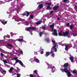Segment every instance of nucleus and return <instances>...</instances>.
Masks as SVG:
<instances>
[{
    "instance_id": "obj_1",
    "label": "nucleus",
    "mask_w": 77,
    "mask_h": 77,
    "mask_svg": "<svg viewBox=\"0 0 77 77\" xmlns=\"http://www.w3.org/2000/svg\"><path fill=\"white\" fill-rule=\"evenodd\" d=\"M60 70L63 72H64L66 73H67V75L68 77H71L72 76V74L70 73V72L69 71V70L67 69V68H65L64 69H60Z\"/></svg>"
},
{
    "instance_id": "obj_2",
    "label": "nucleus",
    "mask_w": 77,
    "mask_h": 77,
    "mask_svg": "<svg viewBox=\"0 0 77 77\" xmlns=\"http://www.w3.org/2000/svg\"><path fill=\"white\" fill-rule=\"evenodd\" d=\"M56 45H54V46L51 49V51L53 52V53H54V52L53 51L54 50L55 52H57V48H56Z\"/></svg>"
},
{
    "instance_id": "obj_3",
    "label": "nucleus",
    "mask_w": 77,
    "mask_h": 77,
    "mask_svg": "<svg viewBox=\"0 0 77 77\" xmlns=\"http://www.w3.org/2000/svg\"><path fill=\"white\" fill-rule=\"evenodd\" d=\"M15 63H19L21 66H23V63L22 62L18 59L16 60Z\"/></svg>"
},
{
    "instance_id": "obj_4",
    "label": "nucleus",
    "mask_w": 77,
    "mask_h": 77,
    "mask_svg": "<svg viewBox=\"0 0 77 77\" xmlns=\"http://www.w3.org/2000/svg\"><path fill=\"white\" fill-rule=\"evenodd\" d=\"M27 31L28 32H29L31 33L32 32H30V30H31V29H32V30H36V28L35 27H33L32 28L31 27H27Z\"/></svg>"
},
{
    "instance_id": "obj_5",
    "label": "nucleus",
    "mask_w": 77,
    "mask_h": 77,
    "mask_svg": "<svg viewBox=\"0 0 77 77\" xmlns=\"http://www.w3.org/2000/svg\"><path fill=\"white\" fill-rule=\"evenodd\" d=\"M53 53V52L51 51L50 52H46L45 56V57H47L48 56H49V55L51 54V53Z\"/></svg>"
},
{
    "instance_id": "obj_6",
    "label": "nucleus",
    "mask_w": 77,
    "mask_h": 77,
    "mask_svg": "<svg viewBox=\"0 0 77 77\" xmlns=\"http://www.w3.org/2000/svg\"><path fill=\"white\" fill-rule=\"evenodd\" d=\"M26 13L25 12H24L23 14V16H25V15H26V17H28L29 15H30V13L27 11H25Z\"/></svg>"
},
{
    "instance_id": "obj_7",
    "label": "nucleus",
    "mask_w": 77,
    "mask_h": 77,
    "mask_svg": "<svg viewBox=\"0 0 77 77\" xmlns=\"http://www.w3.org/2000/svg\"><path fill=\"white\" fill-rule=\"evenodd\" d=\"M63 36H68V35H69V32L68 31H67L66 32H63Z\"/></svg>"
},
{
    "instance_id": "obj_8",
    "label": "nucleus",
    "mask_w": 77,
    "mask_h": 77,
    "mask_svg": "<svg viewBox=\"0 0 77 77\" xmlns=\"http://www.w3.org/2000/svg\"><path fill=\"white\" fill-rule=\"evenodd\" d=\"M14 70V68L12 67H11L10 69L9 72H10V73H11V74H13L14 73V72H13L12 71Z\"/></svg>"
},
{
    "instance_id": "obj_9",
    "label": "nucleus",
    "mask_w": 77,
    "mask_h": 77,
    "mask_svg": "<svg viewBox=\"0 0 77 77\" xmlns=\"http://www.w3.org/2000/svg\"><path fill=\"white\" fill-rule=\"evenodd\" d=\"M51 71L52 72H54L55 71V70H56V68H55V66H53L51 67Z\"/></svg>"
},
{
    "instance_id": "obj_10",
    "label": "nucleus",
    "mask_w": 77,
    "mask_h": 77,
    "mask_svg": "<svg viewBox=\"0 0 77 77\" xmlns=\"http://www.w3.org/2000/svg\"><path fill=\"white\" fill-rule=\"evenodd\" d=\"M53 35H54L55 36H57V30L56 29L54 30Z\"/></svg>"
},
{
    "instance_id": "obj_11",
    "label": "nucleus",
    "mask_w": 77,
    "mask_h": 77,
    "mask_svg": "<svg viewBox=\"0 0 77 77\" xmlns=\"http://www.w3.org/2000/svg\"><path fill=\"white\" fill-rule=\"evenodd\" d=\"M69 65V63H65L64 65H63V67L64 68H66V67H68V66Z\"/></svg>"
},
{
    "instance_id": "obj_12",
    "label": "nucleus",
    "mask_w": 77,
    "mask_h": 77,
    "mask_svg": "<svg viewBox=\"0 0 77 77\" xmlns=\"http://www.w3.org/2000/svg\"><path fill=\"white\" fill-rule=\"evenodd\" d=\"M59 8V7L58 5V6H55L53 8V10L54 11H57V9H58Z\"/></svg>"
},
{
    "instance_id": "obj_13",
    "label": "nucleus",
    "mask_w": 77,
    "mask_h": 77,
    "mask_svg": "<svg viewBox=\"0 0 77 77\" xmlns=\"http://www.w3.org/2000/svg\"><path fill=\"white\" fill-rule=\"evenodd\" d=\"M20 38H22L20 39H18V41H19V42H21L22 41H23V37L22 36H20Z\"/></svg>"
},
{
    "instance_id": "obj_14",
    "label": "nucleus",
    "mask_w": 77,
    "mask_h": 77,
    "mask_svg": "<svg viewBox=\"0 0 77 77\" xmlns=\"http://www.w3.org/2000/svg\"><path fill=\"white\" fill-rule=\"evenodd\" d=\"M3 21H1V23L2 24H3L4 25H5V24H7V21H5V20H2ZM5 22V23H4Z\"/></svg>"
},
{
    "instance_id": "obj_15",
    "label": "nucleus",
    "mask_w": 77,
    "mask_h": 77,
    "mask_svg": "<svg viewBox=\"0 0 77 77\" xmlns=\"http://www.w3.org/2000/svg\"><path fill=\"white\" fill-rule=\"evenodd\" d=\"M65 46L66 47L65 48V50H66V51H68V47H69V46L67 45H65Z\"/></svg>"
},
{
    "instance_id": "obj_16",
    "label": "nucleus",
    "mask_w": 77,
    "mask_h": 77,
    "mask_svg": "<svg viewBox=\"0 0 77 77\" xmlns=\"http://www.w3.org/2000/svg\"><path fill=\"white\" fill-rule=\"evenodd\" d=\"M37 72H38V71H37V70H35L33 71V75H35V74L38 75V73H37Z\"/></svg>"
},
{
    "instance_id": "obj_17",
    "label": "nucleus",
    "mask_w": 77,
    "mask_h": 77,
    "mask_svg": "<svg viewBox=\"0 0 77 77\" xmlns=\"http://www.w3.org/2000/svg\"><path fill=\"white\" fill-rule=\"evenodd\" d=\"M7 45L8 47H13V45L10 44H7Z\"/></svg>"
},
{
    "instance_id": "obj_18",
    "label": "nucleus",
    "mask_w": 77,
    "mask_h": 77,
    "mask_svg": "<svg viewBox=\"0 0 77 77\" xmlns=\"http://www.w3.org/2000/svg\"><path fill=\"white\" fill-rule=\"evenodd\" d=\"M38 7L39 9H41V8H42L43 7V5L42 4H40L38 5Z\"/></svg>"
},
{
    "instance_id": "obj_19",
    "label": "nucleus",
    "mask_w": 77,
    "mask_h": 77,
    "mask_svg": "<svg viewBox=\"0 0 77 77\" xmlns=\"http://www.w3.org/2000/svg\"><path fill=\"white\" fill-rule=\"evenodd\" d=\"M36 24L37 25H39V24H41V21H38L36 23Z\"/></svg>"
},
{
    "instance_id": "obj_20",
    "label": "nucleus",
    "mask_w": 77,
    "mask_h": 77,
    "mask_svg": "<svg viewBox=\"0 0 77 77\" xmlns=\"http://www.w3.org/2000/svg\"><path fill=\"white\" fill-rule=\"evenodd\" d=\"M69 59L70 60H71L72 62H73V61H74V58L72 57H69Z\"/></svg>"
},
{
    "instance_id": "obj_21",
    "label": "nucleus",
    "mask_w": 77,
    "mask_h": 77,
    "mask_svg": "<svg viewBox=\"0 0 77 77\" xmlns=\"http://www.w3.org/2000/svg\"><path fill=\"white\" fill-rule=\"evenodd\" d=\"M1 72L3 74H6V70H3Z\"/></svg>"
},
{
    "instance_id": "obj_22",
    "label": "nucleus",
    "mask_w": 77,
    "mask_h": 77,
    "mask_svg": "<svg viewBox=\"0 0 77 77\" xmlns=\"http://www.w3.org/2000/svg\"><path fill=\"white\" fill-rule=\"evenodd\" d=\"M50 26L51 28H52V29H53V28H54V24H52V25H51Z\"/></svg>"
},
{
    "instance_id": "obj_23",
    "label": "nucleus",
    "mask_w": 77,
    "mask_h": 77,
    "mask_svg": "<svg viewBox=\"0 0 77 77\" xmlns=\"http://www.w3.org/2000/svg\"><path fill=\"white\" fill-rule=\"evenodd\" d=\"M52 42H53V43L54 45H57V43H56V42H55V41H54V40H52Z\"/></svg>"
},
{
    "instance_id": "obj_24",
    "label": "nucleus",
    "mask_w": 77,
    "mask_h": 77,
    "mask_svg": "<svg viewBox=\"0 0 77 77\" xmlns=\"http://www.w3.org/2000/svg\"><path fill=\"white\" fill-rule=\"evenodd\" d=\"M51 9V7H50L49 5H48L47 6V8H46V9L47 10H50V9Z\"/></svg>"
},
{
    "instance_id": "obj_25",
    "label": "nucleus",
    "mask_w": 77,
    "mask_h": 77,
    "mask_svg": "<svg viewBox=\"0 0 77 77\" xmlns=\"http://www.w3.org/2000/svg\"><path fill=\"white\" fill-rule=\"evenodd\" d=\"M52 54L51 55V57H52L53 58L55 56V54L54 53H51Z\"/></svg>"
},
{
    "instance_id": "obj_26",
    "label": "nucleus",
    "mask_w": 77,
    "mask_h": 77,
    "mask_svg": "<svg viewBox=\"0 0 77 77\" xmlns=\"http://www.w3.org/2000/svg\"><path fill=\"white\" fill-rule=\"evenodd\" d=\"M45 41H46V42H47L48 43H49V42H50V39H49V38L45 39Z\"/></svg>"
},
{
    "instance_id": "obj_27",
    "label": "nucleus",
    "mask_w": 77,
    "mask_h": 77,
    "mask_svg": "<svg viewBox=\"0 0 77 77\" xmlns=\"http://www.w3.org/2000/svg\"><path fill=\"white\" fill-rule=\"evenodd\" d=\"M43 34V33L42 32H40L39 33V35L40 37H41L42 35V34Z\"/></svg>"
},
{
    "instance_id": "obj_28",
    "label": "nucleus",
    "mask_w": 77,
    "mask_h": 77,
    "mask_svg": "<svg viewBox=\"0 0 77 77\" xmlns=\"http://www.w3.org/2000/svg\"><path fill=\"white\" fill-rule=\"evenodd\" d=\"M35 60L36 62H39V60H38V59L37 58H36Z\"/></svg>"
},
{
    "instance_id": "obj_29",
    "label": "nucleus",
    "mask_w": 77,
    "mask_h": 77,
    "mask_svg": "<svg viewBox=\"0 0 77 77\" xmlns=\"http://www.w3.org/2000/svg\"><path fill=\"white\" fill-rule=\"evenodd\" d=\"M3 62H4L5 64L8 63V62H7V61H6V60H3Z\"/></svg>"
},
{
    "instance_id": "obj_30",
    "label": "nucleus",
    "mask_w": 77,
    "mask_h": 77,
    "mask_svg": "<svg viewBox=\"0 0 77 77\" xmlns=\"http://www.w3.org/2000/svg\"><path fill=\"white\" fill-rule=\"evenodd\" d=\"M73 26L72 25H71L70 26V29H72V28H73Z\"/></svg>"
},
{
    "instance_id": "obj_31",
    "label": "nucleus",
    "mask_w": 77,
    "mask_h": 77,
    "mask_svg": "<svg viewBox=\"0 0 77 77\" xmlns=\"http://www.w3.org/2000/svg\"><path fill=\"white\" fill-rule=\"evenodd\" d=\"M58 35L59 36H63V35H62V33H61V32H59Z\"/></svg>"
},
{
    "instance_id": "obj_32",
    "label": "nucleus",
    "mask_w": 77,
    "mask_h": 77,
    "mask_svg": "<svg viewBox=\"0 0 77 77\" xmlns=\"http://www.w3.org/2000/svg\"><path fill=\"white\" fill-rule=\"evenodd\" d=\"M34 16H33V15H30V18H31V19H33V18L34 17Z\"/></svg>"
},
{
    "instance_id": "obj_33",
    "label": "nucleus",
    "mask_w": 77,
    "mask_h": 77,
    "mask_svg": "<svg viewBox=\"0 0 77 77\" xmlns=\"http://www.w3.org/2000/svg\"><path fill=\"white\" fill-rule=\"evenodd\" d=\"M66 26L67 27H68L69 26V23H68L66 24Z\"/></svg>"
},
{
    "instance_id": "obj_34",
    "label": "nucleus",
    "mask_w": 77,
    "mask_h": 77,
    "mask_svg": "<svg viewBox=\"0 0 77 77\" xmlns=\"http://www.w3.org/2000/svg\"><path fill=\"white\" fill-rule=\"evenodd\" d=\"M14 60H17V57H14L13 58Z\"/></svg>"
},
{
    "instance_id": "obj_35",
    "label": "nucleus",
    "mask_w": 77,
    "mask_h": 77,
    "mask_svg": "<svg viewBox=\"0 0 77 77\" xmlns=\"http://www.w3.org/2000/svg\"><path fill=\"white\" fill-rule=\"evenodd\" d=\"M42 28L44 30H46V28H45V26H42Z\"/></svg>"
},
{
    "instance_id": "obj_36",
    "label": "nucleus",
    "mask_w": 77,
    "mask_h": 77,
    "mask_svg": "<svg viewBox=\"0 0 77 77\" xmlns=\"http://www.w3.org/2000/svg\"><path fill=\"white\" fill-rule=\"evenodd\" d=\"M29 77H34V75H32V74H31L29 75Z\"/></svg>"
},
{
    "instance_id": "obj_37",
    "label": "nucleus",
    "mask_w": 77,
    "mask_h": 77,
    "mask_svg": "<svg viewBox=\"0 0 77 77\" xmlns=\"http://www.w3.org/2000/svg\"><path fill=\"white\" fill-rule=\"evenodd\" d=\"M0 56H1V57H3L4 56V55H3V54L1 53L0 54Z\"/></svg>"
},
{
    "instance_id": "obj_38",
    "label": "nucleus",
    "mask_w": 77,
    "mask_h": 77,
    "mask_svg": "<svg viewBox=\"0 0 77 77\" xmlns=\"http://www.w3.org/2000/svg\"><path fill=\"white\" fill-rule=\"evenodd\" d=\"M25 23H26V26H28L29 25V23H28L27 21H26Z\"/></svg>"
},
{
    "instance_id": "obj_39",
    "label": "nucleus",
    "mask_w": 77,
    "mask_h": 77,
    "mask_svg": "<svg viewBox=\"0 0 77 77\" xmlns=\"http://www.w3.org/2000/svg\"><path fill=\"white\" fill-rule=\"evenodd\" d=\"M77 35H76V34L74 33H73V36H77Z\"/></svg>"
},
{
    "instance_id": "obj_40",
    "label": "nucleus",
    "mask_w": 77,
    "mask_h": 77,
    "mask_svg": "<svg viewBox=\"0 0 77 77\" xmlns=\"http://www.w3.org/2000/svg\"><path fill=\"white\" fill-rule=\"evenodd\" d=\"M17 75V73H14L13 72V73L12 76L13 75Z\"/></svg>"
},
{
    "instance_id": "obj_41",
    "label": "nucleus",
    "mask_w": 77,
    "mask_h": 77,
    "mask_svg": "<svg viewBox=\"0 0 77 77\" xmlns=\"http://www.w3.org/2000/svg\"><path fill=\"white\" fill-rule=\"evenodd\" d=\"M73 73H74V74H77V72H75V71H73Z\"/></svg>"
},
{
    "instance_id": "obj_42",
    "label": "nucleus",
    "mask_w": 77,
    "mask_h": 77,
    "mask_svg": "<svg viewBox=\"0 0 77 77\" xmlns=\"http://www.w3.org/2000/svg\"><path fill=\"white\" fill-rule=\"evenodd\" d=\"M53 11H51L50 13V14H53Z\"/></svg>"
},
{
    "instance_id": "obj_43",
    "label": "nucleus",
    "mask_w": 77,
    "mask_h": 77,
    "mask_svg": "<svg viewBox=\"0 0 77 77\" xmlns=\"http://www.w3.org/2000/svg\"><path fill=\"white\" fill-rule=\"evenodd\" d=\"M20 53L21 54H23V51H20Z\"/></svg>"
},
{
    "instance_id": "obj_44",
    "label": "nucleus",
    "mask_w": 77,
    "mask_h": 77,
    "mask_svg": "<svg viewBox=\"0 0 77 77\" xmlns=\"http://www.w3.org/2000/svg\"><path fill=\"white\" fill-rule=\"evenodd\" d=\"M41 54H44V51H42L41 52Z\"/></svg>"
},
{
    "instance_id": "obj_45",
    "label": "nucleus",
    "mask_w": 77,
    "mask_h": 77,
    "mask_svg": "<svg viewBox=\"0 0 77 77\" xmlns=\"http://www.w3.org/2000/svg\"><path fill=\"white\" fill-rule=\"evenodd\" d=\"M51 3H48V6H50L51 5Z\"/></svg>"
},
{
    "instance_id": "obj_46",
    "label": "nucleus",
    "mask_w": 77,
    "mask_h": 77,
    "mask_svg": "<svg viewBox=\"0 0 77 77\" xmlns=\"http://www.w3.org/2000/svg\"><path fill=\"white\" fill-rule=\"evenodd\" d=\"M67 1H68V0H64V2L65 3V2H67Z\"/></svg>"
},
{
    "instance_id": "obj_47",
    "label": "nucleus",
    "mask_w": 77,
    "mask_h": 77,
    "mask_svg": "<svg viewBox=\"0 0 77 77\" xmlns=\"http://www.w3.org/2000/svg\"><path fill=\"white\" fill-rule=\"evenodd\" d=\"M8 38H10V35H8L7 36Z\"/></svg>"
},
{
    "instance_id": "obj_48",
    "label": "nucleus",
    "mask_w": 77,
    "mask_h": 77,
    "mask_svg": "<svg viewBox=\"0 0 77 77\" xmlns=\"http://www.w3.org/2000/svg\"><path fill=\"white\" fill-rule=\"evenodd\" d=\"M61 45L62 46H64V45H65V44H61Z\"/></svg>"
},
{
    "instance_id": "obj_49",
    "label": "nucleus",
    "mask_w": 77,
    "mask_h": 77,
    "mask_svg": "<svg viewBox=\"0 0 77 77\" xmlns=\"http://www.w3.org/2000/svg\"><path fill=\"white\" fill-rule=\"evenodd\" d=\"M60 20V18L59 17H58L57 18V20Z\"/></svg>"
},
{
    "instance_id": "obj_50",
    "label": "nucleus",
    "mask_w": 77,
    "mask_h": 77,
    "mask_svg": "<svg viewBox=\"0 0 77 77\" xmlns=\"http://www.w3.org/2000/svg\"><path fill=\"white\" fill-rule=\"evenodd\" d=\"M53 31H54V29H53V28H52V29L51 31V32H53Z\"/></svg>"
},
{
    "instance_id": "obj_51",
    "label": "nucleus",
    "mask_w": 77,
    "mask_h": 77,
    "mask_svg": "<svg viewBox=\"0 0 77 77\" xmlns=\"http://www.w3.org/2000/svg\"><path fill=\"white\" fill-rule=\"evenodd\" d=\"M11 1L10 0H8L7 1V2H10Z\"/></svg>"
},
{
    "instance_id": "obj_52",
    "label": "nucleus",
    "mask_w": 77,
    "mask_h": 77,
    "mask_svg": "<svg viewBox=\"0 0 77 77\" xmlns=\"http://www.w3.org/2000/svg\"><path fill=\"white\" fill-rule=\"evenodd\" d=\"M36 74H34V77H36V75H35Z\"/></svg>"
},
{
    "instance_id": "obj_53",
    "label": "nucleus",
    "mask_w": 77,
    "mask_h": 77,
    "mask_svg": "<svg viewBox=\"0 0 77 77\" xmlns=\"http://www.w3.org/2000/svg\"><path fill=\"white\" fill-rule=\"evenodd\" d=\"M45 4H46V5H48V3L47 2H46V3H45Z\"/></svg>"
},
{
    "instance_id": "obj_54",
    "label": "nucleus",
    "mask_w": 77,
    "mask_h": 77,
    "mask_svg": "<svg viewBox=\"0 0 77 77\" xmlns=\"http://www.w3.org/2000/svg\"><path fill=\"white\" fill-rule=\"evenodd\" d=\"M19 21H21V20H20V19H18L17 20Z\"/></svg>"
},
{
    "instance_id": "obj_55",
    "label": "nucleus",
    "mask_w": 77,
    "mask_h": 77,
    "mask_svg": "<svg viewBox=\"0 0 77 77\" xmlns=\"http://www.w3.org/2000/svg\"><path fill=\"white\" fill-rule=\"evenodd\" d=\"M0 30H1V31H2V28H0Z\"/></svg>"
},
{
    "instance_id": "obj_56",
    "label": "nucleus",
    "mask_w": 77,
    "mask_h": 77,
    "mask_svg": "<svg viewBox=\"0 0 77 77\" xmlns=\"http://www.w3.org/2000/svg\"><path fill=\"white\" fill-rule=\"evenodd\" d=\"M62 31H60V32H59V33H62Z\"/></svg>"
},
{
    "instance_id": "obj_57",
    "label": "nucleus",
    "mask_w": 77,
    "mask_h": 77,
    "mask_svg": "<svg viewBox=\"0 0 77 77\" xmlns=\"http://www.w3.org/2000/svg\"><path fill=\"white\" fill-rule=\"evenodd\" d=\"M57 6H58V5H59V4H57Z\"/></svg>"
},
{
    "instance_id": "obj_58",
    "label": "nucleus",
    "mask_w": 77,
    "mask_h": 77,
    "mask_svg": "<svg viewBox=\"0 0 77 77\" xmlns=\"http://www.w3.org/2000/svg\"><path fill=\"white\" fill-rule=\"evenodd\" d=\"M75 8H77V5H75Z\"/></svg>"
},
{
    "instance_id": "obj_59",
    "label": "nucleus",
    "mask_w": 77,
    "mask_h": 77,
    "mask_svg": "<svg viewBox=\"0 0 77 77\" xmlns=\"http://www.w3.org/2000/svg\"><path fill=\"white\" fill-rule=\"evenodd\" d=\"M69 1H68V2H67L68 3H69Z\"/></svg>"
},
{
    "instance_id": "obj_60",
    "label": "nucleus",
    "mask_w": 77,
    "mask_h": 77,
    "mask_svg": "<svg viewBox=\"0 0 77 77\" xmlns=\"http://www.w3.org/2000/svg\"><path fill=\"white\" fill-rule=\"evenodd\" d=\"M40 29H42V27H40Z\"/></svg>"
},
{
    "instance_id": "obj_61",
    "label": "nucleus",
    "mask_w": 77,
    "mask_h": 77,
    "mask_svg": "<svg viewBox=\"0 0 77 77\" xmlns=\"http://www.w3.org/2000/svg\"><path fill=\"white\" fill-rule=\"evenodd\" d=\"M30 18H28V20H30Z\"/></svg>"
},
{
    "instance_id": "obj_62",
    "label": "nucleus",
    "mask_w": 77,
    "mask_h": 77,
    "mask_svg": "<svg viewBox=\"0 0 77 77\" xmlns=\"http://www.w3.org/2000/svg\"><path fill=\"white\" fill-rule=\"evenodd\" d=\"M18 24H20V23H18Z\"/></svg>"
},
{
    "instance_id": "obj_63",
    "label": "nucleus",
    "mask_w": 77,
    "mask_h": 77,
    "mask_svg": "<svg viewBox=\"0 0 77 77\" xmlns=\"http://www.w3.org/2000/svg\"><path fill=\"white\" fill-rule=\"evenodd\" d=\"M17 22H18L19 21L17 20Z\"/></svg>"
},
{
    "instance_id": "obj_64",
    "label": "nucleus",
    "mask_w": 77,
    "mask_h": 77,
    "mask_svg": "<svg viewBox=\"0 0 77 77\" xmlns=\"http://www.w3.org/2000/svg\"><path fill=\"white\" fill-rule=\"evenodd\" d=\"M10 1H12V0H10Z\"/></svg>"
}]
</instances>
